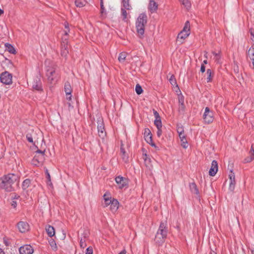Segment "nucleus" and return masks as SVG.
I'll return each instance as SVG.
<instances>
[{
  "label": "nucleus",
  "instance_id": "obj_1",
  "mask_svg": "<svg viewBox=\"0 0 254 254\" xmlns=\"http://www.w3.org/2000/svg\"><path fill=\"white\" fill-rule=\"evenodd\" d=\"M18 177L13 174H9L3 178H0V189H4L7 191L13 190V185L17 180Z\"/></svg>",
  "mask_w": 254,
  "mask_h": 254
},
{
  "label": "nucleus",
  "instance_id": "obj_2",
  "mask_svg": "<svg viewBox=\"0 0 254 254\" xmlns=\"http://www.w3.org/2000/svg\"><path fill=\"white\" fill-rule=\"evenodd\" d=\"M45 65L48 81L51 84L55 83L58 81V74L56 71V65L49 59L45 61Z\"/></svg>",
  "mask_w": 254,
  "mask_h": 254
},
{
  "label": "nucleus",
  "instance_id": "obj_3",
  "mask_svg": "<svg viewBox=\"0 0 254 254\" xmlns=\"http://www.w3.org/2000/svg\"><path fill=\"white\" fill-rule=\"evenodd\" d=\"M147 17L144 13L139 15L136 21V28L138 34L142 36L144 32V27L147 23Z\"/></svg>",
  "mask_w": 254,
  "mask_h": 254
},
{
  "label": "nucleus",
  "instance_id": "obj_4",
  "mask_svg": "<svg viewBox=\"0 0 254 254\" xmlns=\"http://www.w3.org/2000/svg\"><path fill=\"white\" fill-rule=\"evenodd\" d=\"M45 151H43L38 150L36 151V154L34 158L32 160V164L34 166H39L42 164L45 159Z\"/></svg>",
  "mask_w": 254,
  "mask_h": 254
},
{
  "label": "nucleus",
  "instance_id": "obj_5",
  "mask_svg": "<svg viewBox=\"0 0 254 254\" xmlns=\"http://www.w3.org/2000/svg\"><path fill=\"white\" fill-rule=\"evenodd\" d=\"M38 135H39L40 137H41V132L39 130H37V131H34V130H32L31 133L27 134L26 138L28 141L31 143L34 142L33 139H34L35 143L36 141H38V139L39 138Z\"/></svg>",
  "mask_w": 254,
  "mask_h": 254
},
{
  "label": "nucleus",
  "instance_id": "obj_6",
  "mask_svg": "<svg viewBox=\"0 0 254 254\" xmlns=\"http://www.w3.org/2000/svg\"><path fill=\"white\" fill-rule=\"evenodd\" d=\"M203 119L205 123L209 124L213 121V114L210 110L208 107H206L203 116Z\"/></svg>",
  "mask_w": 254,
  "mask_h": 254
},
{
  "label": "nucleus",
  "instance_id": "obj_7",
  "mask_svg": "<svg viewBox=\"0 0 254 254\" xmlns=\"http://www.w3.org/2000/svg\"><path fill=\"white\" fill-rule=\"evenodd\" d=\"M0 81L5 84H10L12 83V75L9 72L5 71L0 75Z\"/></svg>",
  "mask_w": 254,
  "mask_h": 254
},
{
  "label": "nucleus",
  "instance_id": "obj_8",
  "mask_svg": "<svg viewBox=\"0 0 254 254\" xmlns=\"http://www.w3.org/2000/svg\"><path fill=\"white\" fill-rule=\"evenodd\" d=\"M167 225V223L166 220L162 221L160 224L157 233L160 234L162 235V236H164V237H167L168 233V228Z\"/></svg>",
  "mask_w": 254,
  "mask_h": 254
},
{
  "label": "nucleus",
  "instance_id": "obj_9",
  "mask_svg": "<svg viewBox=\"0 0 254 254\" xmlns=\"http://www.w3.org/2000/svg\"><path fill=\"white\" fill-rule=\"evenodd\" d=\"M20 254H32L34 252V250L30 245H26L21 247L19 249Z\"/></svg>",
  "mask_w": 254,
  "mask_h": 254
},
{
  "label": "nucleus",
  "instance_id": "obj_10",
  "mask_svg": "<svg viewBox=\"0 0 254 254\" xmlns=\"http://www.w3.org/2000/svg\"><path fill=\"white\" fill-rule=\"evenodd\" d=\"M97 129L99 136L103 138L106 136V132L104 129L103 122L102 120L98 121Z\"/></svg>",
  "mask_w": 254,
  "mask_h": 254
},
{
  "label": "nucleus",
  "instance_id": "obj_11",
  "mask_svg": "<svg viewBox=\"0 0 254 254\" xmlns=\"http://www.w3.org/2000/svg\"><path fill=\"white\" fill-rule=\"evenodd\" d=\"M17 228L21 233H25L29 230V224L24 221H20L17 223Z\"/></svg>",
  "mask_w": 254,
  "mask_h": 254
},
{
  "label": "nucleus",
  "instance_id": "obj_12",
  "mask_svg": "<svg viewBox=\"0 0 254 254\" xmlns=\"http://www.w3.org/2000/svg\"><path fill=\"white\" fill-rule=\"evenodd\" d=\"M115 181L116 183L119 185L120 189H122L127 185V180L123 177L118 176L116 177Z\"/></svg>",
  "mask_w": 254,
  "mask_h": 254
},
{
  "label": "nucleus",
  "instance_id": "obj_13",
  "mask_svg": "<svg viewBox=\"0 0 254 254\" xmlns=\"http://www.w3.org/2000/svg\"><path fill=\"white\" fill-rule=\"evenodd\" d=\"M218 171V164L216 161L213 160L211 163V166L209 171V175L214 176Z\"/></svg>",
  "mask_w": 254,
  "mask_h": 254
},
{
  "label": "nucleus",
  "instance_id": "obj_14",
  "mask_svg": "<svg viewBox=\"0 0 254 254\" xmlns=\"http://www.w3.org/2000/svg\"><path fill=\"white\" fill-rule=\"evenodd\" d=\"M157 3L153 0H150L148 5V9L151 13L155 12L158 9Z\"/></svg>",
  "mask_w": 254,
  "mask_h": 254
},
{
  "label": "nucleus",
  "instance_id": "obj_15",
  "mask_svg": "<svg viewBox=\"0 0 254 254\" xmlns=\"http://www.w3.org/2000/svg\"><path fill=\"white\" fill-rule=\"evenodd\" d=\"M32 87L33 89L40 91L42 90L41 82L40 79L37 77L33 81Z\"/></svg>",
  "mask_w": 254,
  "mask_h": 254
},
{
  "label": "nucleus",
  "instance_id": "obj_16",
  "mask_svg": "<svg viewBox=\"0 0 254 254\" xmlns=\"http://www.w3.org/2000/svg\"><path fill=\"white\" fill-rule=\"evenodd\" d=\"M104 202L102 203L103 207H105L111 204L112 200H111V197L110 194L105 193L104 195Z\"/></svg>",
  "mask_w": 254,
  "mask_h": 254
},
{
  "label": "nucleus",
  "instance_id": "obj_17",
  "mask_svg": "<svg viewBox=\"0 0 254 254\" xmlns=\"http://www.w3.org/2000/svg\"><path fill=\"white\" fill-rule=\"evenodd\" d=\"M119 208V202L116 199H113L110 204V210L113 212H115Z\"/></svg>",
  "mask_w": 254,
  "mask_h": 254
},
{
  "label": "nucleus",
  "instance_id": "obj_18",
  "mask_svg": "<svg viewBox=\"0 0 254 254\" xmlns=\"http://www.w3.org/2000/svg\"><path fill=\"white\" fill-rule=\"evenodd\" d=\"M166 238V237H164V236H162V235L157 232L155 238V241L156 243L159 244H162L164 242Z\"/></svg>",
  "mask_w": 254,
  "mask_h": 254
},
{
  "label": "nucleus",
  "instance_id": "obj_19",
  "mask_svg": "<svg viewBox=\"0 0 254 254\" xmlns=\"http://www.w3.org/2000/svg\"><path fill=\"white\" fill-rule=\"evenodd\" d=\"M122 8L127 9L128 11L132 9V7L129 3V0H123Z\"/></svg>",
  "mask_w": 254,
  "mask_h": 254
},
{
  "label": "nucleus",
  "instance_id": "obj_20",
  "mask_svg": "<svg viewBox=\"0 0 254 254\" xmlns=\"http://www.w3.org/2000/svg\"><path fill=\"white\" fill-rule=\"evenodd\" d=\"M249 154H250V156L247 157L245 159V163L251 162L254 159V149H253V146H252V147H251Z\"/></svg>",
  "mask_w": 254,
  "mask_h": 254
},
{
  "label": "nucleus",
  "instance_id": "obj_21",
  "mask_svg": "<svg viewBox=\"0 0 254 254\" xmlns=\"http://www.w3.org/2000/svg\"><path fill=\"white\" fill-rule=\"evenodd\" d=\"M46 230L47 234L50 237L54 236L55 234V229L53 226L48 225L46 227Z\"/></svg>",
  "mask_w": 254,
  "mask_h": 254
},
{
  "label": "nucleus",
  "instance_id": "obj_22",
  "mask_svg": "<svg viewBox=\"0 0 254 254\" xmlns=\"http://www.w3.org/2000/svg\"><path fill=\"white\" fill-rule=\"evenodd\" d=\"M144 160V163L145 166L149 169L151 170L152 168V165L151 164V160L149 157L147 156L146 154H145V156L143 157Z\"/></svg>",
  "mask_w": 254,
  "mask_h": 254
},
{
  "label": "nucleus",
  "instance_id": "obj_23",
  "mask_svg": "<svg viewBox=\"0 0 254 254\" xmlns=\"http://www.w3.org/2000/svg\"><path fill=\"white\" fill-rule=\"evenodd\" d=\"M144 136L146 141L149 142L152 141V136L150 130L148 128H145L144 129Z\"/></svg>",
  "mask_w": 254,
  "mask_h": 254
},
{
  "label": "nucleus",
  "instance_id": "obj_24",
  "mask_svg": "<svg viewBox=\"0 0 254 254\" xmlns=\"http://www.w3.org/2000/svg\"><path fill=\"white\" fill-rule=\"evenodd\" d=\"M179 137L181 141V145L184 148H187L188 146V143L187 142L186 136L185 134L179 136Z\"/></svg>",
  "mask_w": 254,
  "mask_h": 254
},
{
  "label": "nucleus",
  "instance_id": "obj_25",
  "mask_svg": "<svg viewBox=\"0 0 254 254\" xmlns=\"http://www.w3.org/2000/svg\"><path fill=\"white\" fill-rule=\"evenodd\" d=\"M127 9L122 8H121V15L123 17V20L124 21L127 22V21L128 15H129V11Z\"/></svg>",
  "mask_w": 254,
  "mask_h": 254
},
{
  "label": "nucleus",
  "instance_id": "obj_26",
  "mask_svg": "<svg viewBox=\"0 0 254 254\" xmlns=\"http://www.w3.org/2000/svg\"><path fill=\"white\" fill-rule=\"evenodd\" d=\"M190 190L191 192L198 194L199 193L198 190L197 188L196 184L194 183H190Z\"/></svg>",
  "mask_w": 254,
  "mask_h": 254
},
{
  "label": "nucleus",
  "instance_id": "obj_27",
  "mask_svg": "<svg viewBox=\"0 0 254 254\" xmlns=\"http://www.w3.org/2000/svg\"><path fill=\"white\" fill-rule=\"evenodd\" d=\"M64 89L66 94L69 95L70 94H71L72 89L71 85L68 82H66L65 83Z\"/></svg>",
  "mask_w": 254,
  "mask_h": 254
},
{
  "label": "nucleus",
  "instance_id": "obj_28",
  "mask_svg": "<svg viewBox=\"0 0 254 254\" xmlns=\"http://www.w3.org/2000/svg\"><path fill=\"white\" fill-rule=\"evenodd\" d=\"M190 22L189 21H187L185 23L184 27L181 32H182L183 33H185L186 34H189V36L190 34Z\"/></svg>",
  "mask_w": 254,
  "mask_h": 254
},
{
  "label": "nucleus",
  "instance_id": "obj_29",
  "mask_svg": "<svg viewBox=\"0 0 254 254\" xmlns=\"http://www.w3.org/2000/svg\"><path fill=\"white\" fill-rule=\"evenodd\" d=\"M188 36L189 34H186L185 33L181 32L178 35L177 39L181 43H182L183 41Z\"/></svg>",
  "mask_w": 254,
  "mask_h": 254
},
{
  "label": "nucleus",
  "instance_id": "obj_30",
  "mask_svg": "<svg viewBox=\"0 0 254 254\" xmlns=\"http://www.w3.org/2000/svg\"><path fill=\"white\" fill-rule=\"evenodd\" d=\"M248 57L251 60H254V47L252 46L249 50L248 53Z\"/></svg>",
  "mask_w": 254,
  "mask_h": 254
},
{
  "label": "nucleus",
  "instance_id": "obj_31",
  "mask_svg": "<svg viewBox=\"0 0 254 254\" xmlns=\"http://www.w3.org/2000/svg\"><path fill=\"white\" fill-rule=\"evenodd\" d=\"M6 50L11 54H15V50L14 47L10 44L6 43L5 44Z\"/></svg>",
  "mask_w": 254,
  "mask_h": 254
},
{
  "label": "nucleus",
  "instance_id": "obj_32",
  "mask_svg": "<svg viewBox=\"0 0 254 254\" xmlns=\"http://www.w3.org/2000/svg\"><path fill=\"white\" fill-rule=\"evenodd\" d=\"M180 1L186 9H189L191 7V3L189 0H180Z\"/></svg>",
  "mask_w": 254,
  "mask_h": 254
},
{
  "label": "nucleus",
  "instance_id": "obj_33",
  "mask_svg": "<svg viewBox=\"0 0 254 254\" xmlns=\"http://www.w3.org/2000/svg\"><path fill=\"white\" fill-rule=\"evenodd\" d=\"M67 39L66 38H63L61 44V49H66L68 50V45L67 44Z\"/></svg>",
  "mask_w": 254,
  "mask_h": 254
},
{
  "label": "nucleus",
  "instance_id": "obj_34",
  "mask_svg": "<svg viewBox=\"0 0 254 254\" xmlns=\"http://www.w3.org/2000/svg\"><path fill=\"white\" fill-rule=\"evenodd\" d=\"M127 55V53H126V52H122L120 53L118 57L119 61L121 63L124 62L126 60Z\"/></svg>",
  "mask_w": 254,
  "mask_h": 254
},
{
  "label": "nucleus",
  "instance_id": "obj_35",
  "mask_svg": "<svg viewBox=\"0 0 254 254\" xmlns=\"http://www.w3.org/2000/svg\"><path fill=\"white\" fill-rule=\"evenodd\" d=\"M85 1L82 0H76L75 1V4L77 7H82L85 5Z\"/></svg>",
  "mask_w": 254,
  "mask_h": 254
},
{
  "label": "nucleus",
  "instance_id": "obj_36",
  "mask_svg": "<svg viewBox=\"0 0 254 254\" xmlns=\"http://www.w3.org/2000/svg\"><path fill=\"white\" fill-rule=\"evenodd\" d=\"M212 71L211 69H208L207 70L206 74H207V77L206 78V80H207V82H209L212 81Z\"/></svg>",
  "mask_w": 254,
  "mask_h": 254
},
{
  "label": "nucleus",
  "instance_id": "obj_37",
  "mask_svg": "<svg viewBox=\"0 0 254 254\" xmlns=\"http://www.w3.org/2000/svg\"><path fill=\"white\" fill-rule=\"evenodd\" d=\"M30 184V180L29 179H26L22 183V188L23 190H26L29 186Z\"/></svg>",
  "mask_w": 254,
  "mask_h": 254
},
{
  "label": "nucleus",
  "instance_id": "obj_38",
  "mask_svg": "<svg viewBox=\"0 0 254 254\" xmlns=\"http://www.w3.org/2000/svg\"><path fill=\"white\" fill-rule=\"evenodd\" d=\"M169 81L173 86H176V87L178 86L176 80L173 75L171 76L170 78H169Z\"/></svg>",
  "mask_w": 254,
  "mask_h": 254
},
{
  "label": "nucleus",
  "instance_id": "obj_39",
  "mask_svg": "<svg viewBox=\"0 0 254 254\" xmlns=\"http://www.w3.org/2000/svg\"><path fill=\"white\" fill-rule=\"evenodd\" d=\"M154 124L157 128H162V123L161 119H155L154 121Z\"/></svg>",
  "mask_w": 254,
  "mask_h": 254
},
{
  "label": "nucleus",
  "instance_id": "obj_40",
  "mask_svg": "<svg viewBox=\"0 0 254 254\" xmlns=\"http://www.w3.org/2000/svg\"><path fill=\"white\" fill-rule=\"evenodd\" d=\"M135 91L138 95L141 94L143 92L142 87L138 84L135 86Z\"/></svg>",
  "mask_w": 254,
  "mask_h": 254
},
{
  "label": "nucleus",
  "instance_id": "obj_41",
  "mask_svg": "<svg viewBox=\"0 0 254 254\" xmlns=\"http://www.w3.org/2000/svg\"><path fill=\"white\" fill-rule=\"evenodd\" d=\"M177 132L179 136L184 134V129L182 126L178 125L177 126Z\"/></svg>",
  "mask_w": 254,
  "mask_h": 254
},
{
  "label": "nucleus",
  "instance_id": "obj_42",
  "mask_svg": "<svg viewBox=\"0 0 254 254\" xmlns=\"http://www.w3.org/2000/svg\"><path fill=\"white\" fill-rule=\"evenodd\" d=\"M235 181H230L229 189L231 191H233L235 187Z\"/></svg>",
  "mask_w": 254,
  "mask_h": 254
},
{
  "label": "nucleus",
  "instance_id": "obj_43",
  "mask_svg": "<svg viewBox=\"0 0 254 254\" xmlns=\"http://www.w3.org/2000/svg\"><path fill=\"white\" fill-rule=\"evenodd\" d=\"M101 17L102 18H105L106 15V12L105 11V8L104 6H102V7H101Z\"/></svg>",
  "mask_w": 254,
  "mask_h": 254
},
{
  "label": "nucleus",
  "instance_id": "obj_44",
  "mask_svg": "<svg viewBox=\"0 0 254 254\" xmlns=\"http://www.w3.org/2000/svg\"><path fill=\"white\" fill-rule=\"evenodd\" d=\"M212 54H213V55L214 56V60H215V61L216 62H219V60L220 58V56L219 54L216 53L214 52H213Z\"/></svg>",
  "mask_w": 254,
  "mask_h": 254
},
{
  "label": "nucleus",
  "instance_id": "obj_45",
  "mask_svg": "<svg viewBox=\"0 0 254 254\" xmlns=\"http://www.w3.org/2000/svg\"><path fill=\"white\" fill-rule=\"evenodd\" d=\"M68 54V50L64 49H61V55L63 57H66Z\"/></svg>",
  "mask_w": 254,
  "mask_h": 254
},
{
  "label": "nucleus",
  "instance_id": "obj_46",
  "mask_svg": "<svg viewBox=\"0 0 254 254\" xmlns=\"http://www.w3.org/2000/svg\"><path fill=\"white\" fill-rule=\"evenodd\" d=\"M64 27L66 29V30H64V35L65 36H67L68 35V33L69 32L68 24L67 23H65Z\"/></svg>",
  "mask_w": 254,
  "mask_h": 254
},
{
  "label": "nucleus",
  "instance_id": "obj_47",
  "mask_svg": "<svg viewBox=\"0 0 254 254\" xmlns=\"http://www.w3.org/2000/svg\"><path fill=\"white\" fill-rule=\"evenodd\" d=\"M80 246L82 249H84L86 246V244L84 240L81 239L80 241Z\"/></svg>",
  "mask_w": 254,
  "mask_h": 254
},
{
  "label": "nucleus",
  "instance_id": "obj_48",
  "mask_svg": "<svg viewBox=\"0 0 254 254\" xmlns=\"http://www.w3.org/2000/svg\"><path fill=\"white\" fill-rule=\"evenodd\" d=\"M230 181H235L234 173L231 171V173L229 175Z\"/></svg>",
  "mask_w": 254,
  "mask_h": 254
},
{
  "label": "nucleus",
  "instance_id": "obj_49",
  "mask_svg": "<svg viewBox=\"0 0 254 254\" xmlns=\"http://www.w3.org/2000/svg\"><path fill=\"white\" fill-rule=\"evenodd\" d=\"M86 254H93V249L91 247H89L86 249Z\"/></svg>",
  "mask_w": 254,
  "mask_h": 254
},
{
  "label": "nucleus",
  "instance_id": "obj_50",
  "mask_svg": "<svg viewBox=\"0 0 254 254\" xmlns=\"http://www.w3.org/2000/svg\"><path fill=\"white\" fill-rule=\"evenodd\" d=\"M184 98L183 97H179V103L180 104H181L182 106H183V108H185V105L184 104Z\"/></svg>",
  "mask_w": 254,
  "mask_h": 254
},
{
  "label": "nucleus",
  "instance_id": "obj_51",
  "mask_svg": "<svg viewBox=\"0 0 254 254\" xmlns=\"http://www.w3.org/2000/svg\"><path fill=\"white\" fill-rule=\"evenodd\" d=\"M162 134L161 128H157V135L158 137H160Z\"/></svg>",
  "mask_w": 254,
  "mask_h": 254
},
{
  "label": "nucleus",
  "instance_id": "obj_52",
  "mask_svg": "<svg viewBox=\"0 0 254 254\" xmlns=\"http://www.w3.org/2000/svg\"><path fill=\"white\" fill-rule=\"evenodd\" d=\"M46 173L47 174V178L49 182L51 183L50 175V174L49 173L47 169L46 170Z\"/></svg>",
  "mask_w": 254,
  "mask_h": 254
},
{
  "label": "nucleus",
  "instance_id": "obj_53",
  "mask_svg": "<svg viewBox=\"0 0 254 254\" xmlns=\"http://www.w3.org/2000/svg\"><path fill=\"white\" fill-rule=\"evenodd\" d=\"M250 33H251V36H252L251 39V40H252V41L253 42V45H254L253 46L254 47V33L252 31H251Z\"/></svg>",
  "mask_w": 254,
  "mask_h": 254
},
{
  "label": "nucleus",
  "instance_id": "obj_54",
  "mask_svg": "<svg viewBox=\"0 0 254 254\" xmlns=\"http://www.w3.org/2000/svg\"><path fill=\"white\" fill-rule=\"evenodd\" d=\"M121 153H122L123 155L124 156V157H123V159H125L126 151H125V149L123 147L121 148Z\"/></svg>",
  "mask_w": 254,
  "mask_h": 254
},
{
  "label": "nucleus",
  "instance_id": "obj_55",
  "mask_svg": "<svg viewBox=\"0 0 254 254\" xmlns=\"http://www.w3.org/2000/svg\"><path fill=\"white\" fill-rule=\"evenodd\" d=\"M49 243H50V245H51L52 247H53L54 246H56V243H55V241H54L53 240H51L50 241H49Z\"/></svg>",
  "mask_w": 254,
  "mask_h": 254
},
{
  "label": "nucleus",
  "instance_id": "obj_56",
  "mask_svg": "<svg viewBox=\"0 0 254 254\" xmlns=\"http://www.w3.org/2000/svg\"><path fill=\"white\" fill-rule=\"evenodd\" d=\"M154 115H155V116L156 119H160V116H159V114L157 113V111H154Z\"/></svg>",
  "mask_w": 254,
  "mask_h": 254
},
{
  "label": "nucleus",
  "instance_id": "obj_57",
  "mask_svg": "<svg viewBox=\"0 0 254 254\" xmlns=\"http://www.w3.org/2000/svg\"><path fill=\"white\" fill-rule=\"evenodd\" d=\"M205 70V66H204V64H202L201 66V68H200V71L202 72H204Z\"/></svg>",
  "mask_w": 254,
  "mask_h": 254
},
{
  "label": "nucleus",
  "instance_id": "obj_58",
  "mask_svg": "<svg viewBox=\"0 0 254 254\" xmlns=\"http://www.w3.org/2000/svg\"><path fill=\"white\" fill-rule=\"evenodd\" d=\"M71 94H70L69 95L66 94V99L68 100V101H70L71 100Z\"/></svg>",
  "mask_w": 254,
  "mask_h": 254
},
{
  "label": "nucleus",
  "instance_id": "obj_59",
  "mask_svg": "<svg viewBox=\"0 0 254 254\" xmlns=\"http://www.w3.org/2000/svg\"><path fill=\"white\" fill-rule=\"evenodd\" d=\"M17 205V203L16 201L13 200L11 202V205L14 207L15 208L16 206Z\"/></svg>",
  "mask_w": 254,
  "mask_h": 254
},
{
  "label": "nucleus",
  "instance_id": "obj_60",
  "mask_svg": "<svg viewBox=\"0 0 254 254\" xmlns=\"http://www.w3.org/2000/svg\"><path fill=\"white\" fill-rule=\"evenodd\" d=\"M0 254H5V253L1 248H0Z\"/></svg>",
  "mask_w": 254,
  "mask_h": 254
},
{
  "label": "nucleus",
  "instance_id": "obj_61",
  "mask_svg": "<svg viewBox=\"0 0 254 254\" xmlns=\"http://www.w3.org/2000/svg\"><path fill=\"white\" fill-rule=\"evenodd\" d=\"M104 5L103 0H100V6L102 7Z\"/></svg>",
  "mask_w": 254,
  "mask_h": 254
},
{
  "label": "nucleus",
  "instance_id": "obj_62",
  "mask_svg": "<svg viewBox=\"0 0 254 254\" xmlns=\"http://www.w3.org/2000/svg\"><path fill=\"white\" fill-rule=\"evenodd\" d=\"M209 254H217L214 251L211 250V252H210Z\"/></svg>",
  "mask_w": 254,
  "mask_h": 254
},
{
  "label": "nucleus",
  "instance_id": "obj_63",
  "mask_svg": "<svg viewBox=\"0 0 254 254\" xmlns=\"http://www.w3.org/2000/svg\"><path fill=\"white\" fill-rule=\"evenodd\" d=\"M119 254H126V252L125 251H123L121 252H120Z\"/></svg>",
  "mask_w": 254,
  "mask_h": 254
},
{
  "label": "nucleus",
  "instance_id": "obj_64",
  "mask_svg": "<svg viewBox=\"0 0 254 254\" xmlns=\"http://www.w3.org/2000/svg\"><path fill=\"white\" fill-rule=\"evenodd\" d=\"M251 61L252 62L253 68V69H254V60H251Z\"/></svg>",
  "mask_w": 254,
  "mask_h": 254
}]
</instances>
